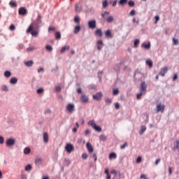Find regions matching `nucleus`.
Wrapping results in <instances>:
<instances>
[{
	"instance_id": "1",
	"label": "nucleus",
	"mask_w": 179,
	"mask_h": 179,
	"mask_svg": "<svg viewBox=\"0 0 179 179\" xmlns=\"http://www.w3.org/2000/svg\"><path fill=\"white\" fill-rule=\"evenodd\" d=\"M40 26H41V15H38V18L30 24L27 29V33H30L33 37H37Z\"/></svg>"
},
{
	"instance_id": "2",
	"label": "nucleus",
	"mask_w": 179,
	"mask_h": 179,
	"mask_svg": "<svg viewBox=\"0 0 179 179\" xmlns=\"http://www.w3.org/2000/svg\"><path fill=\"white\" fill-rule=\"evenodd\" d=\"M88 125H90V127H92L94 129H95V131H97V132H101V127L99 126H97L94 120H92L88 122Z\"/></svg>"
},
{
	"instance_id": "3",
	"label": "nucleus",
	"mask_w": 179,
	"mask_h": 179,
	"mask_svg": "<svg viewBox=\"0 0 179 179\" xmlns=\"http://www.w3.org/2000/svg\"><path fill=\"white\" fill-rule=\"evenodd\" d=\"M19 15H21V16H26L27 15V10L25 7H21L18 10Z\"/></svg>"
},
{
	"instance_id": "4",
	"label": "nucleus",
	"mask_w": 179,
	"mask_h": 179,
	"mask_svg": "<svg viewBox=\"0 0 179 179\" xmlns=\"http://www.w3.org/2000/svg\"><path fill=\"white\" fill-rule=\"evenodd\" d=\"M157 108V110H156V113H164V108H166V106L163 104H158L156 107Z\"/></svg>"
},
{
	"instance_id": "5",
	"label": "nucleus",
	"mask_w": 179,
	"mask_h": 179,
	"mask_svg": "<svg viewBox=\"0 0 179 179\" xmlns=\"http://www.w3.org/2000/svg\"><path fill=\"white\" fill-rule=\"evenodd\" d=\"M65 149L67 153H71L72 152H73L75 148H73V145L72 144L68 143L66 144Z\"/></svg>"
},
{
	"instance_id": "6",
	"label": "nucleus",
	"mask_w": 179,
	"mask_h": 179,
	"mask_svg": "<svg viewBox=\"0 0 179 179\" xmlns=\"http://www.w3.org/2000/svg\"><path fill=\"white\" fill-rule=\"evenodd\" d=\"M66 110L69 113H72L75 111V104L73 103H69L66 106Z\"/></svg>"
},
{
	"instance_id": "7",
	"label": "nucleus",
	"mask_w": 179,
	"mask_h": 179,
	"mask_svg": "<svg viewBox=\"0 0 179 179\" xmlns=\"http://www.w3.org/2000/svg\"><path fill=\"white\" fill-rule=\"evenodd\" d=\"M146 83L145 82H142L140 88V91L141 92V93H143L144 94L145 93H146Z\"/></svg>"
},
{
	"instance_id": "8",
	"label": "nucleus",
	"mask_w": 179,
	"mask_h": 179,
	"mask_svg": "<svg viewBox=\"0 0 179 179\" xmlns=\"http://www.w3.org/2000/svg\"><path fill=\"white\" fill-rule=\"evenodd\" d=\"M101 97H103V93L101 92H98L96 94L93 95V99H94V100H96L97 101L101 100Z\"/></svg>"
},
{
	"instance_id": "9",
	"label": "nucleus",
	"mask_w": 179,
	"mask_h": 179,
	"mask_svg": "<svg viewBox=\"0 0 179 179\" xmlns=\"http://www.w3.org/2000/svg\"><path fill=\"white\" fill-rule=\"evenodd\" d=\"M90 29H96V20H91L88 22Z\"/></svg>"
},
{
	"instance_id": "10",
	"label": "nucleus",
	"mask_w": 179,
	"mask_h": 179,
	"mask_svg": "<svg viewBox=\"0 0 179 179\" xmlns=\"http://www.w3.org/2000/svg\"><path fill=\"white\" fill-rule=\"evenodd\" d=\"M81 101L83 103H89V97L86 94H83L81 95Z\"/></svg>"
},
{
	"instance_id": "11",
	"label": "nucleus",
	"mask_w": 179,
	"mask_h": 179,
	"mask_svg": "<svg viewBox=\"0 0 179 179\" xmlns=\"http://www.w3.org/2000/svg\"><path fill=\"white\" fill-rule=\"evenodd\" d=\"M169 71V68L168 67H164L163 69H161L160 72H159V75H161V76H164V75H166V73Z\"/></svg>"
},
{
	"instance_id": "12",
	"label": "nucleus",
	"mask_w": 179,
	"mask_h": 179,
	"mask_svg": "<svg viewBox=\"0 0 179 179\" xmlns=\"http://www.w3.org/2000/svg\"><path fill=\"white\" fill-rule=\"evenodd\" d=\"M6 145L7 146H12L15 145V140L13 138H10L6 141Z\"/></svg>"
},
{
	"instance_id": "13",
	"label": "nucleus",
	"mask_w": 179,
	"mask_h": 179,
	"mask_svg": "<svg viewBox=\"0 0 179 179\" xmlns=\"http://www.w3.org/2000/svg\"><path fill=\"white\" fill-rule=\"evenodd\" d=\"M86 146L88 152L90 153H93V146H92V144H90V143H87Z\"/></svg>"
},
{
	"instance_id": "14",
	"label": "nucleus",
	"mask_w": 179,
	"mask_h": 179,
	"mask_svg": "<svg viewBox=\"0 0 179 179\" xmlns=\"http://www.w3.org/2000/svg\"><path fill=\"white\" fill-rule=\"evenodd\" d=\"M105 36L108 38H113V34L111 33V31L110 29H108L105 31Z\"/></svg>"
},
{
	"instance_id": "15",
	"label": "nucleus",
	"mask_w": 179,
	"mask_h": 179,
	"mask_svg": "<svg viewBox=\"0 0 179 179\" xmlns=\"http://www.w3.org/2000/svg\"><path fill=\"white\" fill-rule=\"evenodd\" d=\"M124 64V62H120L115 64V71H120L121 69V66H122V64Z\"/></svg>"
},
{
	"instance_id": "16",
	"label": "nucleus",
	"mask_w": 179,
	"mask_h": 179,
	"mask_svg": "<svg viewBox=\"0 0 179 179\" xmlns=\"http://www.w3.org/2000/svg\"><path fill=\"white\" fill-rule=\"evenodd\" d=\"M69 48H71L69 47V45H65V46H63L60 50V52L62 54H64V52H65V51H69Z\"/></svg>"
},
{
	"instance_id": "17",
	"label": "nucleus",
	"mask_w": 179,
	"mask_h": 179,
	"mask_svg": "<svg viewBox=\"0 0 179 179\" xmlns=\"http://www.w3.org/2000/svg\"><path fill=\"white\" fill-rule=\"evenodd\" d=\"M95 34L99 37H103V31L100 29H96Z\"/></svg>"
},
{
	"instance_id": "18",
	"label": "nucleus",
	"mask_w": 179,
	"mask_h": 179,
	"mask_svg": "<svg viewBox=\"0 0 179 179\" xmlns=\"http://www.w3.org/2000/svg\"><path fill=\"white\" fill-rule=\"evenodd\" d=\"M75 10L76 12H81L82 11V6H79V4L75 5Z\"/></svg>"
},
{
	"instance_id": "19",
	"label": "nucleus",
	"mask_w": 179,
	"mask_h": 179,
	"mask_svg": "<svg viewBox=\"0 0 179 179\" xmlns=\"http://www.w3.org/2000/svg\"><path fill=\"white\" fill-rule=\"evenodd\" d=\"M141 47H143V48H145V50H149V48H150V43L149 42L148 43H143Z\"/></svg>"
},
{
	"instance_id": "20",
	"label": "nucleus",
	"mask_w": 179,
	"mask_h": 179,
	"mask_svg": "<svg viewBox=\"0 0 179 179\" xmlns=\"http://www.w3.org/2000/svg\"><path fill=\"white\" fill-rule=\"evenodd\" d=\"M109 159L112 160V159H117V154L115 152H112L109 155Z\"/></svg>"
},
{
	"instance_id": "21",
	"label": "nucleus",
	"mask_w": 179,
	"mask_h": 179,
	"mask_svg": "<svg viewBox=\"0 0 179 179\" xmlns=\"http://www.w3.org/2000/svg\"><path fill=\"white\" fill-rule=\"evenodd\" d=\"M10 83H11V85H16V83H17V78H12L10 80Z\"/></svg>"
},
{
	"instance_id": "22",
	"label": "nucleus",
	"mask_w": 179,
	"mask_h": 179,
	"mask_svg": "<svg viewBox=\"0 0 179 179\" xmlns=\"http://www.w3.org/2000/svg\"><path fill=\"white\" fill-rule=\"evenodd\" d=\"M128 3V0H120L119 1V5H121L122 6H124V5H127Z\"/></svg>"
},
{
	"instance_id": "23",
	"label": "nucleus",
	"mask_w": 179,
	"mask_h": 179,
	"mask_svg": "<svg viewBox=\"0 0 179 179\" xmlns=\"http://www.w3.org/2000/svg\"><path fill=\"white\" fill-rule=\"evenodd\" d=\"M45 50H47L48 51V52H52V46H51L50 45H47L45 46Z\"/></svg>"
},
{
	"instance_id": "24",
	"label": "nucleus",
	"mask_w": 179,
	"mask_h": 179,
	"mask_svg": "<svg viewBox=\"0 0 179 179\" xmlns=\"http://www.w3.org/2000/svg\"><path fill=\"white\" fill-rule=\"evenodd\" d=\"M9 5L11 6V8H16L17 6V3L13 1H10Z\"/></svg>"
},
{
	"instance_id": "25",
	"label": "nucleus",
	"mask_w": 179,
	"mask_h": 179,
	"mask_svg": "<svg viewBox=\"0 0 179 179\" xmlns=\"http://www.w3.org/2000/svg\"><path fill=\"white\" fill-rule=\"evenodd\" d=\"M33 64H34V62H33V61H28V62H24V65L26 66H32Z\"/></svg>"
},
{
	"instance_id": "26",
	"label": "nucleus",
	"mask_w": 179,
	"mask_h": 179,
	"mask_svg": "<svg viewBox=\"0 0 179 179\" xmlns=\"http://www.w3.org/2000/svg\"><path fill=\"white\" fill-rule=\"evenodd\" d=\"M55 38L56 40H61V32L57 31L55 33Z\"/></svg>"
},
{
	"instance_id": "27",
	"label": "nucleus",
	"mask_w": 179,
	"mask_h": 179,
	"mask_svg": "<svg viewBox=\"0 0 179 179\" xmlns=\"http://www.w3.org/2000/svg\"><path fill=\"white\" fill-rule=\"evenodd\" d=\"M80 31V26H76L74 29V34H78Z\"/></svg>"
},
{
	"instance_id": "28",
	"label": "nucleus",
	"mask_w": 179,
	"mask_h": 179,
	"mask_svg": "<svg viewBox=\"0 0 179 179\" xmlns=\"http://www.w3.org/2000/svg\"><path fill=\"white\" fill-rule=\"evenodd\" d=\"M145 131H146V126H141V129L139 131V134L142 135Z\"/></svg>"
},
{
	"instance_id": "29",
	"label": "nucleus",
	"mask_w": 179,
	"mask_h": 179,
	"mask_svg": "<svg viewBox=\"0 0 179 179\" xmlns=\"http://www.w3.org/2000/svg\"><path fill=\"white\" fill-rule=\"evenodd\" d=\"M146 64L147 65H148V66H150V68H152L153 66V62H152V60L150 59L147 60Z\"/></svg>"
},
{
	"instance_id": "30",
	"label": "nucleus",
	"mask_w": 179,
	"mask_h": 179,
	"mask_svg": "<svg viewBox=\"0 0 179 179\" xmlns=\"http://www.w3.org/2000/svg\"><path fill=\"white\" fill-rule=\"evenodd\" d=\"M107 22L108 23H111L112 22L114 21V17L113 16H109L107 17Z\"/></svg>"
},
{
	"instance_id": "31",
	"label": "nucleus",
	"mask_w": 179,
	"mask_h": 179,
	"mask_svg": "<svg viewBox=\"0 0 179 179\" xmlns=\"http://www.w3.org/2000/svg\"><path fill=\"white\" fill-rule=\"evenodd\" d=\"M38 94H43L44 93V88H39L36 91Z\"/></svg>"
},
{
	"instance_id": "32",
	"label": "nucleus",
	"mask_w": 179,
	"mask_h": 179,
	"mask_svg": "<svg viewBox=\"0 0 179 179\" xmlns=\"http://www.w3.org/2000/svg\"><path fill=\"white\" fill-rule=\"evenodd\" d=\"M99 138H100V141H103V142L107 141V136L103 134L99 136Z\"/></svg>"
},
{
	"instance_id": "33",
	"label": "nucleus",
	"mask_w": 179,
	"mask_h": 179,
	"mask_svg": "<svg viewBox=\"0 0 179 179\" xmlns=\"http://www.w3.org/2000/svg\"><path fill=\"white\" fill-rule=\"evenodd\" d=\"M120 93V90H118V89H114L113 91V96H117V94H118Z\"/></svg>"
},
{
	"instance_id": "34",
	"label": "nucleus",
	"mask_w": 179,
	"mask_h": 179,
	"mask_svg": "<svg viewBox=\"0 0 179 179\" xmlns=\"http://www.w3.org/2000/svg\"><path fill=\"white\" fill-rule=\"evenodd\" d=\"M53 31H55V27H50L48 28V32L52 33Z\"/></svg>"
},
{
	"instance_id": "35",
	"label": "nucleus",
	"mask_w": 179,
	"mask_h": 179,
	"mask_svg": "<svg viewBox=\"0 0 179 179\" xmlns=\"http://www.w3.org/2000/svg\"><path fill=\"white\" fill-rule=\"evenodd\" d=\"M31 170V165L28 164L25 166V171H30Z\"/></svg>"
},
{
	"instance_id": "36",
	"label": "nucleus",
	"mask_w": 179,
	"mask_h": 179,
	"mask_svg": "<svg viewBox=\"0 0 179 179\" xmlns=\"http://www.w3.org/2000/svg\"><path fill=\"white\" fill-rule=\"evenodd\" d=\"M24 155H29V153H30V149L29 148H24Z\"/></svg>"
},
{
	"instance_id": "37",
	"label": "nucleus",
	"mask_w": 179,
	"mask_h": 179,
	"mask_svg": "<svg viewBox=\"0 0 179 179\" xmlns=\"http://www.w3.org/2000/svg\"><path fill=\"white\" fill-rule=\"evenodd\" d=\"M4 76H6V78H9L10 76V71H5Z\"/></svg>"
},
{
	"instance_id": "38",
	"label": "nucleus",
	"mask_w": 179,
	"mask_h": 179,
	"mask_svg": "<svg viewBox=\"0 0 179 179\" xmlns=\"http://www.w3.org/2000/svg\"><path fill=\"white\" fill-rule=\"evenodd\" d=\"M140 41L139 39H136L134 41V47L136 48L138 45H139Z\"/></svg>"
},
{
	"instance_id": "39",
	"label": "nucleus",
	"mask_w": 179,
	"mask_h": 179,
	"mask_svg": "<svg viewBox=\"0 0 179 179\" xmlns=\"http://www.w3.org/2000/svg\"><path fill=\"white\" fill-rule=\"evenodd\" d=\"M103 8H107L108 5V1H107V0H105L103 3Z\"/></svg>"
},
{
	"instance_id": "40",
	"label": "nucleus",
	"mask_w": 179,
	"mask_h": 179,
	"mask_svg": "<svg viewBox=\"0 0 179 179\" xmlns=\"http://www.w3.org/2000/svg\"><path fill=\"white\" fill-rule=\"evenodd\" d=\"M74 22H76V23H79V22H80V18L79 17V16H76L74 17Z\"/></svg>"
},
{
	"instance_id": "41",
	"label": "nucleus",
	"mask_w": 179,
	"mask_h": 179,
	"mask_svg": "<svg viewBox=\"0 0 179 179\" xmlns=\"http://www.w3.org/2000/svg\"><path fill=\"white\" fill-rule=\"evenodd\" d=\"M128 5H129V6H131V7L135 6V2L134 1H129L128 2Z\"/></svg>"
},
{
	"instance_id": "42",
	"label": "nucleus",
	"mask_w": 179,
	"mask_h": 179,
	"mask_svg": "<svg viewBox=\"0 0 179 179\" xmlns=\"http://www.w3.org/2000/svg\"><path fill=\"white\" fill-rule=\"evenodd\" d=\"M136 13V11H135V10H131V12L129 13V15L135 16Z\"/></svg>"
},
{
	"instance_id": "43",
	"label": "nucleus",
	"mask_w": 179,
	"mask_h": 179,
	"mask_svg": "<svg viewBox=\"0 0 179 179\" xmlns=\"http://www.w3.org/2000/svg\"><path fill=\"white\" fill-rule=\"evenodd\" d=\"M173 42L174 45H178V39H176L175 38H173Z\"/></svg>"
},
{
	"instance_id": "44",
	"label": "nucleus",
	"mask_w": 179,
	"mask_h": 179,
	"mask_svg": "<svg viewBox=\"0 0 179 179\" xmlns=\"http://www.w3.org/2000/svg\"><path fill=\"white\" fill-rule=\"evenodd\" d=\"M176 145L173 147V149H179V140L176 141Z\"/></svg>"
},
{
	"instance_id": "45",
	"label": "nucleus",
	"mask_w": 179,
	"mask_h": 179,
	"mask_svg": "<svg viewBox=\"0 0 179 179\" xmlns=\"http://www.w3.org/2000/svg\"><path fill=\"white\" fill-rule=\"evenodd\" d=\"M40 163H41V159L37 158V159L35 160V164H40Z\"/></svg>"
},
{
	"instance_id": "46",
	"label": "nucleus",
	"mask_w": 179,
	"mask_h": 179,
	"mask_svg": "<svg viewBox=\"0 0 179 179\" xmlns=\"http://www.w3.org/2000/svg\"><path fill=\"white\" fill-rule=\"evenodd\" d=\"M1 89L3 92H8V87L6 85H3Z\"/></svg>"
},
{
	"instance_id": "47",
	"label": "nucleus",
	"mask_w": 179,
	"mask_h": 179,
	"mask_svg": "<svg viewBox=\"0 0 179 179\" xmlns=\"http://www.w3.org/2000/svg\"><path fill=\"white\" fill-rule=\"evenodd\" d=\"M82 159H83L84 160H86V159H87V155L86 153H83L82 155Z\"/></svg>"
},
{
	"instance_id": "48",
	"label": "nucleus",
	"mask_w": 179,
	"mask_h": 179,
	"mask_svg": "<svg viewBox=\"0 0 179 179\" xmlns=\"http://www.w3.org/2000/svg\"><path fill=\"white\" fill-rule=\"evenodd\" d=\"M128 146V143H124L122 145L120 146V149H124Z\"/></svg>"
},
{
	"instance_id": "49",
	"label": "nucleus",
	"mask_w": 179,
	"mask_h": 179,
	"mask_svg": "<svg viewBox=\"0 0 179 179\" xmlns=\"http://www.w3.org/2000/svg\"><path fill=\"white\" fill-rule=\"evenodd\" d=\"M143 94H145L143 92H141L138 94H137V99L138 100H139V99H141V97H142Z\"/></svg>"
},
{
	"instance_id": "50",
	"label": "nucleus",
	"mask_w": 179,
	"mask_h": 179,
	"mask_svg": "<svg viewBox=\"0 0 179 179\" xmlns=\"http://www.w3.org/2000/svg\"><path fill=\"white\" fill-rule=\"evenodd\" d=\"M110 13L108 11H105L103 13L101 14V17H104V16H106V15H109Z\"/></svg>"
},
{
	"instance_id": "51",
	"label": "nucleus",
	"mask_w": 179,
	"mask_h": 179,
	"mask_svg": "<svg viewBox=\"0 0 179 179\" xmlns=\"http://www.w3.org/2000/svg\"><path fill=\"white\" fill-rule=\"evenodd\" d=\"M10 30H11L12 31H13V30H15V27L14 24H11L9 27Z\"/></svg>"
},
{
	"instance_id": "52",
	"label": "nucleus",
	"mask_w": 179,
	"mask_h": 179,
	"mask_svg": "<svg viewBox=\"0 0 179 179\" xmlns=\"http://www.w3.org/2000/svg\"><path fill=\"white\" fill-rule=\"evenodd\" d=\"M115 108H116V110H118L120 108V103H115Z\"/></svg>"
},
{
	"instance_id": "53",
	"label": "nucleus",
	"mask_w": 179,
	"mask_h": 179,
	"mask_svg": "<svg viewBox=\"0 0 179 179\" xmlns=\"http://www.w3.org/2000/svg\"><path fill=\"white\" fill-rule=\"evenodd\" d=\"M111 101H112L111 99H109V98L106 99V103H107L108 104H111Z\"/></svg>"
},
{
	"instance_id": "54",
	"label": "nucleus",
	"mask_w": 179,
	"mask_h": 179,
	"mask_svg": "<svg viewBox=\"0 0 179 179\" xmlns=\"http://www.w3.org/2000/svg\"><path fill=\"white\" fill-rule=\"evenodd\" d=\"M92 157H94V162H97V155L96 153L93 154Z\"/></svg>"
},
{
	"instance_id": "55",
	"label": "nucleus",
	"mask_w": 179,
	"mask_h": 179,
	"mask_svg": "<svg viewBox=\"0 0 179 179\" xmlns=\"http://www.w3.org/2000/svg\"><path fill=\"white\" fill-rule=\"evenodd\" d=\"M141 162H142V157H138L137 158L136 162L137 163H141Z\"/></svg>"
},
{
	"instance_id": "56",
	"label": "nucleus",
	"mask_w": 179,
	"mask_h": 179,
	"mask_svg": "<svg viewBox=\"0 0 179 179\" xmlns=\"http://www.w3.org/2000/svg\"><path fill=\"white\" fill-rule=\"evenodd\" d=\"M85 136H87V135H90V130L87 129L85 133Z\"/></svg>"
},
{
	"instance_id": "57",
	"label": "nucleus",
	"mask_w": 179,
	"mask_h": 179,
	"mask_svg": "<svg viewBox=\"0 0 179 179\" xmlns=\"http://www.w3.org/2000/svg\"><path fill=\"white\" fill-rule=\"evenodd\" d=\"M160 20V17L159 15L155 16V23H157L158 21Z\"/></svg>"
},
{
	"instance_id": "58",
	"label": "nucleus",
	"mask_w": 179,
	"mask_h": 179,
	"mask_svg": "<svg viewBox=\"0 0 179 179\" xmlns=\"http://www.w3.org/2000/svg\"><path fill=\"white\" fill-rule=\"evenodd\" d=\"M61 90V87L57 86L55 87V92H59Z\"/></svg>"
},
{
	"instance_id": "59",
	"label": "nucleus",
	"mask_w": 179,
	"mask_h": 179,
	"mask_svg": "<svg viewBox=\"0 0 179 179\" xmlns=\"http://www.w3.org/2000/svg\"><path fill=\"white\" fill-rule=\"evenodd\" d=\"M21 179H27V176L24 174L21 175Z\"/></svg>"
},
{
	"instance_id": "60",
	"label": "nucleus",
	"mask_w": 179,
	"mask_h": 179,
	"mask_svg": "<svg viewBox=\"0 0 179 179\" xmlns=\"http://www.w3.org/2000/svg\"><path fill=\"white\" fill-rule=\"evenodd\" d=\"M178 78V77L177 74H174V76H173V81L177 80Z\"/></svg>"
},
{
	"instance_id": "61",
	"label": "nucleus",
	"mask_w": 179,
	"mask_h": 179,
	"mask_svg": "<svg viewBox=\"0 0 179 179\" xmlns=\"http://www.w3.org/2000/svg\"><path fill=\"white\" fill-rule=\"evenodd\" d=\"M159 163H160V158L156 159V161H155L156 166H157V164H159Z\"/></svg>"
},
{
	"instance_id": "62",
	"label": "nucleus",
	"mask_w": 179,
	"mask_h": 179,
	"mask_svg": "<svg viewBox=\"0 0 179 179\" xmlns=\"http://www.w3.org/2000/svg\"><path fill=\"white\" fill-rule=\"evenodd\" d=\"M34 50V47H29L27 48V51H33Z\"/></svg>"
},
{
	"instance_id": "63",
	"label": "nucleus",
	"mask_w": 179,
	"mask_h": 179,
	"mask_svg": "<svg viewBox=\"0 0 179 179\" xmlns=\"http://www.w3.org/2000/svg\"><path fill=\"white\" fill-rule=\"evenodd\" d=\"M48 142V134H45V143Z\"/></svg>"
},
{
	"instance_id": "64",
	"label": "nucleus",
	"mask_w": 179,
	"mask_h": 179,
	"mask_svg": "<svg viewBox=\"0 0 179 179\" xmlns=\"http://www.w3.org/2000/svg\"><path fill=\"white\" fill-rule=\"evenodd\" d=\"M0 143L2 144L3 143V137L0 136Z\"/></svg>"
}]
</instances>
